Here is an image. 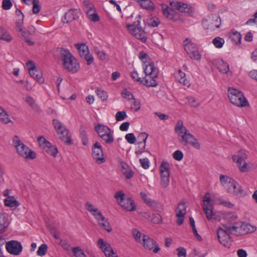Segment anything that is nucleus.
<instances>
[{
  "instance_id": "f257e3e1",
  "label": "nucleus",
  "mask_w": 257,
  "mask_h": 257,
  "mask_svg": "<svg viewBox=\"0 0 257 257\" xmlns=\"http://www.w3.org/2000/svg\"><path fill=\"white\" fill-rule=\"evenodd\" d=\"M175 132L181 138L180 142L184 145L189 144L197 149H200V144L195 137L190 134L187 128L184 126L183 122L179 119L174 127Z\"/></svg>"
},
{
  "instance_id": "f03ea898",
  "label": "nucleus",
  "mask_w": 257,
  "mask_h": 257,
  "mask_svg": "<svg viewBox=\"0 0 257 257\" xmlns=\"http://www.w3.org/2000/svg\"><path fill=\"white\" fill-rule=\"evenodd\" d=\"M60 54L61 60L65 69L72 73H76L79 70V63L68 50L60 48Z\"/></svg>"
},
{
  "instance_id": "7ed1b4c3",
  "label": "nucleus",
  "mask_w": 257,
  "mask_h": 257,
  "mask_svg": "<svg viewBox=\"0 0 257 257\" xmlns=\"http://www.w3.org/2000/svg\"><path fill=\"white\" fill-rule=\"evenodd\" d=\"M145 67L144 72L146 77L144 78L145 79L144 85L148 87H156L158 85L156 80V78H158V70L155 67L154 62L150 63Z\"/></svg>"
},
{
  "instance_id": "20e7f679",
  "label": "nucleus",
  "mask_w": 257,
  "mask_h": 257,
  "mask_svg": "<svg viewBox=\"0 0 257 257\" xmlns=\"http://www.w3.org/2000/svg\"><path fill=\"white\" fill-rule=\"evenodd\" d=\"M228 97L230 102L237 106L244 107L249 105L242 92L236 89L228 87Z\"/></svg>"
},
{
  "instance_id": "39448f33",
  "label": "nucleus",
  "mask_w": 257,
  "mask_h": 257,
  "mask_svg": "<svg viewBox=\"0 0 257 257\" xmlns=\"http://www.w3.org/2000/svg\"><path fill=\"white\" fill-rule=\"evenodd\" d=\"M13 143L16 148L18 154L26 159H33L36 157V153L21 141L19 137L15 136Z\"/></svg>"
},
{
  "instance_id": "423d86ee",
  "label": "nucleus",
  "mask_w": 257,
  "mask_h": 257,
  "mask_svg": "<svg viewBox=\"0 0 257 257\" xmlns=\"http://www.w3.org/2000/svg\"><path fill=\"white\" fill-rule=\"evenodd\" d=\"M140 19L141 17L139 16L137 20L135 21L133 24L127 25L126 27L132 35L142 42H145L147 37L144 29L141 26Z\"/></svg>"
},
{
  "instance_id": "0eeeda50",
  "label": "nucleus",
  "mask_w": 257,
  "mask_h": 257,
  "mask_svg": "<svg viewBox=\"0 0 257 257\" xmlns=\"http://www.w3.org/2000/svg\"><path fill=\"white\" fill-rule=\"evenodd\" d=\"M53 125L56 130L59 138L62 141L68 145L72 144L70 137L68 136V130L61 122L57 119H54L53 120Z\"/></svg>"
},
{
  "instance_id": "6e6552de",
  "label": "nucleus",
  "mask_w": 257,
  "mask_h": 257,
  "mask_svg": "<svg viewBox=\"0 0 257 257\" xmlns=\"http://www.w3.org/2000/svg\"><path fill=\"white\" fill-rule=\"evenodd\" d=\"M217 235L220 244L225 247H230L231 245L232 240L229 233L226 231V230L223 229L221 227L218 228L217 231Z\"/></svg>"
},
{
  "instance_id": "1a4fd4ad",
  "label": "nucleus",
  "mask_w": 257,
  "mask_h": 257,
  "mask_svg": "<svg viewBox=\"0 0 257 257\" xmlns=\"http://www.w3.org/2000/svg\"><path fill=\"white\" fill-rule=\"evenodd\" d=\"M203 209L206 218L211 219L213 216V205L211 203L210 194L208 193L205 194L203 198Z\"/></svg>"
},
{
  "instance_id": "9d476101",
  "label": "nucleus",
  "mask_w": 257,
  "mask_h": 257,
  "mask_svg": "<svg viewBox=\"0 0 257 257\" xmlns=\"http://www.w3.org/2000/svg\"><path fill=\"white\" fill-rule=\"evenodd\" d=\"M6 247L9 253L15 255H19L23 249L21 243L17 240H11L7 242Z\"/></svg>"
},
{
  "instance_id": "9b49d317",
  "label": "nucleus",
  "mask_w": 257,
  "mask_h": 257,
  "mask_svg": "<svg viewBox=\"0 0 257 257\" xmlns=\"http://www.w3.org/2000/svg\"><path fill=\"white\" fill-rule=\"evenodd\" d=\"M92 157L98 163H101L105 162V159L103 157V152L102 146L97 142H95L92 147Z\"/></svg>"
},
{
  "instance_id": "f8f14e48",
  "label": "nucleus",
  "mask_w": 257,
  "mask_h": 257,
  "mask_svg": "<svg viewBox=\"0 0 257 257\" xmlns=\"http://www.w3.org/2000/svg\"><path fill=\"white\" fill-rule=\"evenodd\" d=\"M97 244L106 257H118L110 245L104 242L102 238L98 239Z\"/></svg>"
},
{
  "instance_id": "ddd939ff",
  "label": "nucleus",
  "mask_w": 257,
  "mask_h": 257,
  "mask_svg": "<svg viewBox=\"0 0 257 257\" xmlns=\"http://www.w3.org/2000/svg\"><path fill=\"white\" fill-rule=\"evenodd\" d=\"M141 244L145 248L150 250H153L154 253L158 252L160 249L159 245L156 244V241L147 235H144L143 236V239H142Z\"/></svg>"
},
{
  "instance_id": "4468645a",
  "label": "nucleus",
  "mask_w": 257,
  "mask_h": 257,
  "mask_svg": "<svg viewBox=\"0 0 257 257\" xmlns=\"http://www.w3.org/2000/svg\"><path fill=\"white\" fill-rule=\"evenodd\" d=\"M171 5L180 12L186 13L188 15H191L194 12V8L189 5L185 3L178 2L175 3L172 2L171 3Z\"/></svg>"
},
{
  "instance_id": "2eb2a0df",
  "label": "nucleus",
  "mask_w": 257,
  "mask_h": 257,
  "mask_svg": "<svg viewBox=\"0 0 257 257\" xmlns=\"http://www.w3.org/2000/svg\"><path fill=\"white\" fill-rule=\"evenodd\" d=\"M185 51L192 59L198 60L201 58L197 45L194 43L186 45Z\"/></svg>"
},
{
  "instance_id": "dca6fc26",
  "label": "nucleus",
  "mask_w": 257,
  "mask_h": 257,
  "mask_svg": "<svg viewBox=\"0 0 257 257\" xmlns=\"http://www.w3.org/2000/svg\"><path fill=\"white\" fill-rule=\"evenodd\" d=\"M95 219L98 221L99 225L107 232H110L112 228L109 224L107 219L105 218L102 215L101 211H99L98 213H92Z\"/></svg>"
},
{
  "instance_id": "f3484780",
  "label": "nucleus",
  "mask_w": 257,
  "mask_h": 257,
  "mask_svg": "<svg viewBox=\"0 0 257 257\" xmlns=\"http://www.w3.org/2000/svg\"><path fill=\"white\" fill-rule=\"evenodd\" d=\"M186 206L185 203L181 202L178 205L176 209V217L177 219L176 222L178 225H181L183 223L184 216L186 213Z\"/></svg>"
},
{
  "instance_id": "a211bd4d",
  "label": "nucleus",
  "mask_w": 257,
  "mask_h": 257,
  "mask_svg": "<svg viewBox=\"0 0 257 257\" xmlns=\"http://www.w3.org/2000/svg\"><path fill=\"white\" fill-rule=\"evenodd\" d=\"M80 12L77 9H71L66 12L62 21L63 23H69L79 18Z\"/></svg>"
},
{
  "instance_id": "6ab92c4d",
  "label": "nucleus",
  "mask_w": 257,
  "mask_h": 257,
  "mask_svg": "<svg viewBox=\"0 0 257 257\" xmlns=\"http://www.w3.org/2000/svg\"><path fill=\"white\" fill-rule=\"evenodd\" d=\"M234 187L233 185H231V184L229 185H227L225 187L227 189V192L233 194L234 196L237 197H240L241 196L243 192V189L242 187L235 181L234 183Z\"/></svg>"
},
{
  "instance_id": "aec40b11",
  "label": "nucleus",
  "mask_w": 257,
  "mask_h": 257,
  "mask_svg": "<svg viewBox=\"0 0 257 257\" xmlns=\"http://www.w3.org/2000/svg\"><path fill=\"white\" fill-rule=\"evenodd\" d=\"M119 204L127 211H133L136 210L135 202L131 198L125 197L121 201H119Z\"/></svg>"
},
{
  "instance_id": "412c9836",
  "label": "nucleus",
  "mask_w": 257,
  "mask_h": 257,
  "mask_svg": "<svg viewBox=\"0 0 257 257\" xmlns=\"http://www.w3.org/2000/svg\"><path fill=\"white\" fill-rule=\"evenodd\" d=\"M240 223H235L233 225L231 224H223V229L226 230V231L228 233L229 232L231 234H234L235 235H238L241 233L239 230Z\"/></svg>"
},
{
  "instance_id": "4be33fe9",
  "label": "nucleus",
  "mask_w": 257,
  "mask_h": 257,
  "mask_svg": "<svg viewBox=\"0 0 257 257\" xmlns=\"http://www.w3.org/2000/svg\"><path fill=\"white\" fill-rule=\"evenodd\" d=\"M214 64L217 66V69L219 72L222 73L227 74L228 75H231V72L229 71V65L227 62H224L222 60H220L214 62Z\"/></svg>"
},
{
  "instance_id": "5701e85b",
  "label": "nucleus",
  "mask_w": 257,
  "mask_h": 257,
  "mask_svg": "<svg viewBox=\"0 0 257 257\" xmlns=\"http://www.w3.org/2000/svg\"><path fill=\"white\" fill-rule=\"evenodd\" d=\"M176 79L180 83L187 87H189L191 85L190 81L186 78L185 74L181 70L175 74Z\"/></svg>"
},
{
  "instance_id": "b1692460",
  "label": "nucleus",
  "mask_w": 257,
  "mask_h": 257,
  "mask_svg": "<svg viewBox=\"0 0 257 257\" xmlns=\"http://www.w3.org/2000/svg\"><path fill=\"white\" fill-rule=\"evenodd\" d=\"M162 12L163 15L169 20L175 21V15L176 12L168 6L164 5L162 6Z\"/></svg>"
},
{
  "instance_id": "393cba45",
  "label": "nucleus",
  "mask_w": 257,
  "mask_h": 257,
  "mask_svg": "<svg viewBox=\"0 0 257 257\" xmlns=\"http://www.w3.org/2000/svg\"><path fill=\"white\" fill-rule=\"evenodd\" d=\"M5 205L7 207L16 208L20 204L14 196H8L4 200Z\"/></svg>"
},
{
  "instance_id": "a878e982",
  "label": "nucleus",
  "mask_w": 257,
  "mask_h": 257,
  "mask_svg": "<svg viewBox=\"0 0 257 257\" xmlns=\"http://www.w3.org/2000/svg\"><path fill=\"white\" fill-rule=\"evenodd\" d=\"M94 130L98 134L99 137L102 136V134H106L109 132H112L107 126L104 124H97L94 126Z\"/></svg>"
},
{
  "instance_id": "bb28decb",
  "label": "nucleus",
  "mask_w": 257,
  "mask_h": 257,
  "mask_svg": "<svg viewBox=\"0 0 257 257\" xmlns=\"http://www.w3.org/2000/svg\"><path fill=\"white\" fill-rule=\"evenodd\" d=\"M256 230V227L251 225L248 223H240L239 230L243 231L241 233H248L254 232Z\"/></svg>"
},
{
  "instance_id": "cd10ccee",
  "label": "nucleus",
  "mask_w": 257,
  "mask_h": 257,
  "mask_svg": "<svg viewBox=\"0 0 257 257\" xmlns=\"http://www.w3.org/2000/svg\"><path fill=\"white\" fill-rule=\"evenodd\" d=\"M8 218L3 214L0 213V232L3 233L6 231L9 226Z\"/></svg>"
},
{
  "instance_id": "c85d7f7f",
  "label": "nucleus",
  "mask_w": 257,
  "mask_h": 257,
  "mask_svg": "<svg viewBox=\"0 0 257 257\" xmlns=\"http://www.w3.org/2000/svg\"><path fill=\"white\" fill-rule=\"evenodd\" d=\"M220 182L221 184L225 187L227 185L231 184L233 185V186L234 187V183H235V180L232 179L231 178L221 174L220 176Z\"/></svg>"
},
{
  "instance_id": "c756f323",
  "label": "nucleus",
  "mask_w": 257,
  "mask_h": 257,
  "mask_svg": "<svg viewBox=\"0 0 257 257\" xmlns=\"http://www.w3.org/2000/svg\"><path fill=\"white\" fill-rule=\"evenodd\" d=\"M20 36L23 39L25 42L30 46H32L34 44V43L31 41L30 39V37L33 35L28 31H26L23 29V31H20Z\"/></svg>"
},
{
  "instance_id": "7c9ffc66",
  "label": "nucleus",
  "mask_w": 257,
  "mask_h": 257,
  "mask_svg": "<svg viewBox=\"0 0 257 257\" xmlns=\"http://www.w3.org/2000/svg\"><path fill=\"white\" fill-rule=\"evenodd\" d=\"M75 47L79 51V55L81 58H83V56H86V54H88L89 53L88 48L85 44H76Z\"/></svg>"
},
{
  "instance_id": "2f4dec72",
  "label": "nucleus",
  "mask_w": 257,
  "mask_h": 257,
  "mask_svg": "<svg viewBox=\"0 0 257 257\" xmlns=\"http://www.w3.org/2000/svg\"><path fill=\"white\" fill-rule=\"evenodd\" d=\"M43 150L44 152L53 157H56L58 152L57 147L55 146L52 145L50 143V145H47Z\"/></svg>"
},
{
  "instance_id": "473e14b6",
  "label": "nucleus",
  "mask_w": 257,
  "mask_h": 257,
  "mask_svg": "<svg viewBox=\"0 0 257 257\" xmlns=\"http://www.w3.org/2000/svg\"><path fill=\"white\" fill-rule=\"evenodd\" d=\"M140 196L145 203H146L148 206L151 207H154L156 206L157 203L156 201L151 199L150 198H149L146 193L142 192L140 193Z\"/></svg>"
},
{
  "instance_id": "72a5a7b5",
  "label": "nucleus",
  "mask_w": 257,
  "mask_h": 257,
  "mask_svg": "<svg viewBox=\"0 0 257 257\" xmlns=\"http://www.w3.org/2000/svg\"><path fill=\"white\" fill-rule=\"evenodd\" d=\"M102 140L106 144L110 145L114 142V138L112 132H109L106 134H102V136L100 137Z\"/></svg>"
},
{
  "instance_id": "f704fd0d",
  "label": "nucleus",
  "mask_w": 257,
  "mask_h": 257,
  "mask_svg": "<svg viewBox=\"0 0 257 257\" xmlns=\"http://www.w3.org/2000/svg\"><path fill=\"white\" fill-rule=\"evenodd\" d=\"M80 137L82 144L84 146L87 145L88 143V135L85 128L82 126L80 128Z\"/></svg>"
},
{
  "instance_id": "c9c22d12",
  "label": "nucleus",
  "mask_w": 257,
  "mask_h": 257,
  "mask_svg": "<svg viewBox=\"0 0 257 257\" xmlns=\"http://www.w3.org/2000/svg\"><path fill=\"white\" fill-rule=\"evenodd\" d=\"M236 163H237L239 170L242 172H247L248 171L247 169V164L244 160L243 158L238 157L236 160Z\"/></svg>"
},
{
  "instance_id": "e433bc0d",
  "label": "nucleus",
  "mask_w": 257,
  "mask_h": 257,
  "mask_svg": "<svg viewBox=\"0 0 257 257\" xmlns=\"http://www.w3.org/2000/svg\"><path fill=\"white\" fill-rule=\"evenodd\" d=\"M0 39L7 42H10L12 39L9 33L1 27H0Z\"/></svg>"
},
{
  "instance_id": "4c0bfd02",
  "label": "nucleus",
  "mask_w": 257,
  "mask_h": 257,
  "mask_svg": "<svg viewBox=\"0 0 257 257\" xmlns=\"http://www.w3.org/2000/svg\"><path fill=\"white\" fill-rule=\"evenodd\" d=\"M140 4L142 8L147 10H153L155 8L154 4L151 0H142Z\"/></svg>"
},
{
  "instance_id": "58836bf2",
  "label": "nucleus",
  "mask_w": 257,
  "mask_h": 257,
  "mask_svg": "<svg viewBox=\"0 0 257 257\" xmlns=\"http://www.w3.org/2000/svg\"><path fill=\"white\" fill-rule=\"evenodd\" d=\"M29 64H31V67H30L28 69L29 74L32 78H34L36 74V72H38V70L37 69L33 61H29L27 62L26 65L27 67H29Z\"/></svg>"
},
{
  "instance_id": "ea45409f",
  "label": "nucleus",
  "mask_w": 257,
  "mask_h": 257,
  "mask_svg": "<svg viewBox=\"0 0 257 257\" xmlns=\"http://www.w3.org/2000/svg\"><path fill=\"white\" fill-rule=\"evenodd\" d=\"M132 233L136 241L141 243L142 242V239H143V236L145 234L142 233L136 228L132 229Z\"/></svg>"
},
{
  "instance_id": "a19ab883",
  "label": "nucleus",
  "mask_w": 257,
  "mask_h": 257,
  "mask_svg": "<svg viewBox=\"0 0 257 257\" xmlns=\"http://www.w3.org/2000/svg\"><path fill=\"white\" fill-rule=\"evenodd\" d=\"M231 40L236 44H240L241 40V35L239 32L235 31L232 33L230 36Z\"/></svg>"
},
{
  "instance_id": "79ce46f5",
  "label": "nucleus",
  "mask_w": 257,
  "mask_h": 257,
  "mask_svg": "<svg viewBox=\"0 0 257 257\" xmlns=\"http://www.w3.org/2000/svg\"><path fill=\"white\" fill-rule=\"evenodd\" d=\"M72 251L75 257H87L84 251L79 246L73 247Z\"/></svg>"
},
{
  "instance_id": "37998d69",
  "label": "nucleus",
  "mask_w": 257,
  "mask_h": 257,
  "mask_svg": "<svg viewBox=\"0 0 257 257\" xmlns=\"http://www.w3.org/2000/svg\"><path fill=\"white\" fill-rule=\"evenodd\" d=\"M212 43L216 48H220L222 47V46L224 43V40L222 38H220L219 37H215L213 40Z\"/></svg>"
},
{
  "instance_id": "c03bdc74",
  "label": "nucleus",
  "mask_w": 257,
  "mask_h": 257,
  "mask_svg": "<svg viewBox=\"0 0 257 257\" xmlns=\"http://www.w3.org/2000/svg\"><path fill=\"white\" fill-rule=\"evenodd\" d=\"M91 11H92L86 10V14L89 19L93 22L98 21L99 20V17L97 14H96L95 12L92 13Z\"/></svg>"
},
{
  "instance_id": "a18cd8bd",
  "label": "nucleus",
  "mask_w": 257,
  "mask_h": 257,
  "mask_svg": "<svg viewBox=\"0 0 257 257\" xmlns=\"http://www.w3.org/2000/svg\"><path fill=\"white\" fill-rule=\"evenodd\" d=\"M212 24L216 28H219L221 25V19L216 15H212Z\"/></svg>"
},
{
  "instance_id": "49530a36",
  "label": "nucleus",
  "mask_w": 257,
  "mask_h": 257,
  "mask_svg": "<svg viewBox=\"0 0 257 257\" xmlns=\"http://www.w3.org/2000/svg\"><path fill=\"white\" fill-rule=\"evenodd\" d=\"M96 93L97 96L102 101L106 100L107 98V92L101 88H97Z\"/></svg>"
},
{
  "instance_id": "de8ad7c7",
  "label": "nucleus",
  "mask_w": 257,
  "mask_h": 257,
  "mask_svg": "<svg viewBox=\"0 0 257 257\" xmlns=\"http://www.w3.org/2000/svg\"><path fill=\"white\" fill-rule=\"evenodd\" d=\"M0 120L5 123H8L11 121L8 113L5 110L0 113Z\"/></svg>"
},
{
  "instance_id": "09e8293b",
  "label": "nucleus",
  "mask_w": 257,
  "mask_h": 257,
  "mask_svg": "<svg viewBox=\"0 0 257 257\" xmlns=\"http://www.w3.org/2000/svg\"><path fill=\"white\" fill-rule=\"evenodd\" d=\"M48 245L46 244H42L39 247L37 253L39 256H43L46 253Z\"/></svg>"
},
{
  "instance_id": "8fccbe9b",
  "label": "nucleus",
  "mask_w": 257,
  "mask_h": 257,
  "mask_svg": "<svg viewBox=\"0 0 257 257\" xmlns=\"http://www.w3.org/2000/svg\"><path fill=\"white\" fill-rule=\"evenodd\" d=\"M24 25V18H20L16 19V29L17 31H23Z\"/></svg>"
},
{
  "instance_id": "3c124183",
  "label": "nucleus",
  "mask_w": 257,
  "mask_h": 257,
  "mask_svg": "<svg viewBox=\"0 0 257 257\" xmlns=\"http://www.w3.org/2000/svg\"><path fill=\"white\" fill-rule=\"evenodd\" d=\"M39 0H32L33 4V13L34 14H38L41 9V6L39 4Z\"/></svg>"
},
{
  "instance_id": "603ef678",
  "label": "nucleus",
  "mask_w": 257,
  "mask_h": 257,
  "mask_svg": "<svg viewBox=\"0 0 257 257\" xmlns=\"http://www.w3.org/2000/svg\"><path fill=\"white\" fill-rule=\"evenodd\" d=\"M126 117L127 115L125 111H118L115 114V119L117 121L123 120Z\"/></svg>"
},
{
  "instance_id": "864d4df0",
  "label": "nucleus",
  "mask_w": 257,
  "mask_h": 257,
  "mask_svg": "<svg viewBox=\"0 0 257 257\" xmlns=\"http://www.w3.org/2000/svg\"><path fill=\"white\" fill-rule=\"evenodd\" d=\"M189 104L194 107H197L200 105V103L193 97H187Z\"/></svg>"
},
{
  "instance_id": "5fc2aeb1",
  "label": "nucleus",
  "mask_w": 257,
  "mask_h": 257,
  "mask_svg": "<svg viewBox=\"0 0 257 257\" xmlns=\"http://www.w3.org/2000/svg\"><path fill=\"white\" fill-rule=\"evenodd\" d=\"M131 76L133 79L140 82L141 84H142L144 85L145 79L144 78L143 79H142L141 77H139L138 76V73L137 71H134L131 72Z\"/></svg>"
},
{
  "instance_id": "6e6d98bb",
  "label": "nucleus",
  "mask_w": 257,
  "mask_h": 257,
  "mask_svg": "<svg viewBox=\"0 0 257 257\" xmlns=\"http://www.w3.org/2000/svg\"><path fill=\"white\" fill-rule=\"evenodd\" d=\"M148 136V135L147 133H141L139 135V136L138 137V139L139 140L138 144H140L143 142L144 143V148L145 147V144Z\"/></svg>"
},
{
  "instance_id": "4d7b16f0",
  "label": "nucleus",
  "mask_w": 257,
  "mask_h": 257,
  "mask_svg": "<svg viewBox=\"0 0 257 257\" xmlns=\"http://www.w3.org/2000/svg\"><path fill=\"white\" fill-rule=\"evenodd\" d=\"M38 142L39 145L43 149L47 145H50V142L47 141L43 136H40L38 138Z\"/></svg>"
},
{
  "instance_id": "13d9d810",
  "label": "nucleus",
  "mask_w": 257,
  "mask_h": 257,
  "mask_svg": "<svg viewBox=\"0 0 257 257\" xmlns=\"http://www.w3.org/2000/svg\"><path fill=\"white\" fill-rule=\"evenodd\" d=\"M125 140L131 144H135L136 142V138L133 133H129L125 135Z\"/></svg>"
},
{
  "instance_id": "bf43d9fd",
  "label": "nucleus",
  "mask_w": 257,
  "mask_h": 257,
  "mask_svg": "<svg viewBox=\"0 0 257 257\" xmlns=\"http://www.w3.org/2000/svg\"><path fill=\"white\" fill-rule=\"evenodd\" d=\"M13 4L11 0H3L2 2V8L5 10H8L11 9Z\"/></svg>"
},
{
  "instance_id": "052dcab7",
  "label": "nucleus",
  "mask_w": 257,
  "mask_h": 257,
  "mask_svg": "<svg viewBox=\"0 0 257 257\" xmlns=\"http://www.w3.org/2000/svg\"><path fill=\"white\" fill-rule=\"evenodd\" d=\"M25 101L28 103L30 106L33 108H36L37 105L35 103V101L33 98L31 96H27L25 98Z\"/></svg>"
},
{
  "instance_id": "680f3d73",
  "label": "nucleus",
  "mask_w": 257,
  "mask_h": 257,
  "mask_svg": "<svg viewBox=\"0 0 257 257\" xmlns=\"http://www.w3.org/2000/svg\"><path fill=\"white\" fill-rule=\"evenodd\" d=\"M139 161L144 169H147L149 168L150 162L148 158L140 159Z\"/></svg>"
},
{
  "instance_id": "e2e57ef3",
  "label": "nucleus",
  "mask_w": 257,
  "mask_h": 257,
  "mask_svg": "<svg viewBox=\"0 0 257 257\" xmlns=\"http://www.w3.org/2000/svg\"><path fill=\"white\" fill-rule=\"evenodd\" d=\"M86 209L88 211L93 213H98L100 211L97 208H95L94 206L89 202L86 203Z\"/></svg>"
},
{
  "instance_id": "0e129e2a",
  "label": "nucleus",
  "mask_w": 257,
  "mask_h": 257,
  "mask_svg": "<svg viewBox=\"0 0 257 257\" xmlns=\"http://www.w3.org/2000/svg\"><path fill=\"white\" fill-rule=\"evenodd\" d=\"M148 24L153 27H156L159 25L160 21L158 18H154L148 20Z\"/></svg>"
},
{
  "instance_id": "69168bd1",
  "label": "nucleus",
  "mask_w": 257,
  "mask_h": 257,
  "mask_svg": "<svg viewBox=\"0 0 257 257\" xmlns=\"http://www.w3.org/2000/svg\"><path fill=\"white\" fill-rule=\"evenodd\" d=\"M82 58L87 62V64L88 65L92 64L94 61L93 57L89 53H88V54H86V56H83Z\"/></svg>"
},
{
  "instance_id": "338daca9",
  "label": "nucleus",
  "mask_w": 257,
  "mask_h": 257,
  "mask_svg": "<svg viewBox=\"0 0 257 257\" xmlns=\"http://www.w3.org/2000/svg\"><path fill=\"white\" fill-rule=\"evenodd\" d=\"M173 156L176 160L181 161L183 157V154L181 151L177 150L173 153Z\"/></svg>"
},
{
  "instance_id": "774afa93",
  "label": "nucleus",
  "mask_w": 257,
  "mask_h": 257,
  "mask_svg": "<svg viewBox=\"0 0 257 257\" xmlns=\"http://www.w3.org/2000/svg\"><path fill=\"white\" fill-rule=\"evenodd\" d=\"M178 251L177 255L178 257H186V249L183 247H179L176 249Z\"/></svg>"
}]
</instances>
